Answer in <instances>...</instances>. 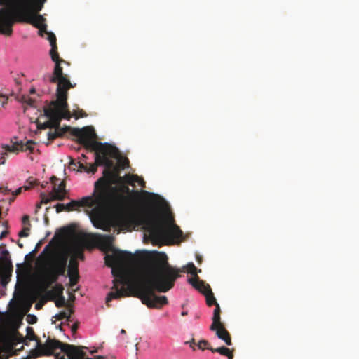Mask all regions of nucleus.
Here are the masks:
<instances>
[{"instance_id":"f257e3e1","label":"nucleus","mask_w":359,"mask_h":359,"mask_svg":"<svg viewBox=\"0 0 359 359\" xmlns=\"http://www.w3.org/2000/svg\"><path fill=\"white\" fill-rule=\"evenodd\" d=\"M184 271L172 267L165 253L156 252L140 264L135 271L131 280L121 267L113 268L114 285L107 298L106 304L112 299L133 295L141 299L149 308H161L168 303L165 296H157L155 291L166 292L173 287L175 282Z\"/></svg>"},{"instance_id":"f03ea898","label":"nucleus","mask_w":359,"mask_h":359,"mask_svg":"<svg viewBox=\"0 0 359 359\" xmlns=\"http://www.w3.org/2000/svg\"><path fill=\"white\" fill-rule=\"evenodd\" d=\"M110 198L109 204L104 208L96 205L92 210L90 220L95 227L105 231L116 228L117 234L121 231H130L132 225L141 226L148 233L154 243H168L180 238L183 232L175 223L172 215L159 216L152 210H147L140 214L128 215L119 209H114L106 216L103 212L111 207L116 188L109 184Z\"/></svg>"},{"instance_id":"7ed1b4c3","label":"nucleus","mask_w":359,"mask_h":359,"mask_svg":"<svg viewBox=\"0 0 359 359\" xmlns=\"http://www.w3.org/2000/svg\"><path fill=\"white\" fill-rule=\"evenodd\" d=\"M46 0H0V34L10 36L16 22L27 23L39 29V34L53 32L46 30L45 18L39 14Z\"/></svg>"},{"instance_id":"20e7f679","label":"nucleus","mask_w":359,"mask_h":359,"mask_svg":"<svg viewBox=\"0 0 359 359\" xmlns=\"http://www.w3.org/2000/svg\"><path fill=\"white\" fill-rule=\"evenodd\" d=\"M72 135L78 139L79 144L84 146L86 149L95 151V163L90 164L89 168L83 163H79V169L88 173L94 174L97 166L104 165L109 170L113 166V161L109 158H116L118 151L117 148L108 143L97 142L96 134L93 127L86 126L81 129L72 130Z\"/></svg>"},{"instance_id":"39448f33","label":"nucleus","mask_w":359,"mask_h":359,"mask_svg":"<svg viewBox=\"0 0 359 359\" xmlns=\"http://www.w3.org/2000/svg\"><path fill=\"white\" fill-rule=\"evenodd\" d=\"M67 93H60L57 94V100L51 101L48 106L43 108L44 116L48 118L43 123L38 122L39 128H54V130H50L48 133V140H53L57 137H62L68 130L74 128L65 127L62 128L60 123L62 119L69 120L72 117L71 113L68 109Z\"/></svg>"},{"instance_id":"423d86ee","label":"nucleus","mask_w":359,"mask_h":359,"mask_svg":"<svg viewBox=\"0 0 359 359\" xmlns=\"http://www.w3.org/2000/svg\"><path fill=\"white\" fill-rule=\"evenodd\" d=\"M39 258L41 260L43 278L41 284L42 291H46L56 283L60 276H65L68 261V255L64 251L50 248L47 245Z\"/></svg>"},{"instance_id":"0eeeda50","label":"nucleus","mask_w":359,"mask_h":359,"mask_svg":"<svg viewBox=\"0 0 359 359\" xmlns=\"http://www.w3.org/2000/svg\"><path fill=\"white\" fill-rule=\"evenodd\" d=\"M27 336L26 339L29 341H36V351L40 355H51L55 353L57 350H60V353H57L56 357L60 359H104V356H96L93 358H89L86 356V353L79 347L74 345L64 344L59 340L52 339L50 337L47 339L45 344H42L36 336L34 329L31 327H27L26 329Z\"/></svg>"},{"instance_id":"6e6552de","label":"nucleus","mask_w":359,"mask_h":359,"mask_svg":"<svg viewBox=\"0 0 359 359\" xmlns=\"http://www.w3.org/2000/svg\"><path fill=\"white\" fill-rule=\"evenodd\" d=\"M109 180L99 179L95 183V189L93 196L83 197L81 200H72L66 204V211L78 210L81 207H93L99 205L101 208L106 207L109 202L110 189Z\"/></svg>"},{"instance_id":"1a4fd4ad","label":"nucleus","mask_w":359,"mask_h":359,"mask_svg":"<svg viewBox=\"0 0 359 359\" xmlns=\"http://www.w3.org/2000/svg\"><path fill=\"white\" fill-rule=\"evenodd\" d=\"M48 41L51 46L50 55L55 65L53 75L50 76L49 81L52 83H57V93H68V90L73 88L67 75L63 74L62 67L60 66L62 62L68 64L64 60L60 58L57 52V39L54 34H49Z\"/></svg>"},{"instance_id":"9d476101","label":"nucleus","mask_w":359,"mask_h":359,"mask_svg":"<svg viewBox=\"0 0 359 359\" xmlns=\"http://www.w3.org/2000/svg\"><path fill=\"white\" fill-rule=\"evenodd\" d=\"M114 240L115 238L113 235H99L97 238V243L103 250L113 252L112 255H107L104 257L106 265L109 267L133 258L131 252L114 249L113 248Z\"/></svg>"},{"instance_id":"9b49d317","label":"nucleus","mask_w":359,"mask_h":359,"mask_svg":"<svg viewBox=\"0 0 359 359\" xmlns=\"http://www.w3.org/2000/svg\"><path fill=\"white\" fill-rule=\"evenodd\" d=\"M51 183L53 184L52 191L47 195L46 193H41V203L45 204L55 200L62 201L65 197L66 189L65 182L64 181L60 182L59 184V179L56 177L53 176L50 178Z\"/></svg>"},{"instance_id":"f8f14e48","label":"nucleus","mask_w":359,"mask_h":359,"mask_svg":"<svg viewBox=\"0 0 359 359\" xmlns=\"http://www.w3.org/2000/svg\"><path fill=\"white\" fill-rule=\"evenodd\" d=\"M8 255V251L5 250L2 251V257L0 258V284L2 286L8 283L13 271V265Z\"/></svg>"},{"instance_id":"ddd939ff","label":"nucleus","mask_w":359,"mask_h":359,"mask_svg":"<svg viewBox=\"0 0 359 359\" xmlns=\"http://www.w3.org/2000/svg\"><path fill=\"white\" fill-rule=\"evenodd\" d=\"M189 282L198 290H199L204 295L211 291L210 286L206 284L204 281L199 280L198 276L193 278H189Z\"/></svg>"},{"instance_id":"4468645a","label":"nucleus","mask_w":359,"mask_h":359,"mask_svg":"<svg viewBox=\"0 0 359 359\" xmlns=\"http://www.w3.org/2000/svg\"><path fill=\"white\" fill-rule=\"evenodd\" d=\"M214 331H216V334L218 338L223 340L226 345L231 346L232 344L230 334L224 327L223 324L217 325V328Z\"/></svg>"},{"instance_id":"2eb2a0df","label":"nucleus","mask_w":359,"mask_h":359,"mask_svg":"<svg viewBox=\"0 0 359 359\" xmlns=\"http://www.w3.org/2000/svg\"><path fill=\"white\" fill-rule=\"evenodd\" d=\"M220 313V306L219 304H217L213 311V316L212 318V323L210 327L211 330H215L217 328V325H220L221 324H222V323L221 322Z\"/></svg>"},{"instance_id":"dca6fc26","label":"nucleus","mask_w":359,"mask_h":359,"mask_svg":"<svg viewBox=\"0 0 359 359\" xmlns=\"http://www.w3.org/2000/svg\"><path fill=\"white\" fill-rule=\"evenodd\" d=\"M74 233V230L70 226H65L61 228L57 232H56L55 237L58 238L60 240H65Z\"/></svg>"},{"instance_id":"f3484780","label":"nucleus","mask_w":359,"mask_h":359,"mask_svg":"<svg viewBox=\"0 0 359 359\" xmlns=\"http://www.w3.org/2000/svg\"><path fill=\"white\" fill-rule=\"evenodd\" d=\"M64 287L61 284H56L52 290L47 291L50 300H53L59 296H62Z\"/></svg>"},{"instance_id":"a211bd4d","label":"nucleus","mask_w":359,"mask_h":359,"mask_svg":"<svg viewBox=\"0 0 359 359\" xmlns=\"http://www.w3.org/2000/svg\"><path fill=\"white\" fill-rule=\"evenodd\" d=\"M208 349L211 351L212 353L217 352L221 354L222 355H225L228 357V359H233V353L231 351H230L229 348L222 346L217 348H214L212 347H207Z\"/></svg>"},{"instance_id":"6ab92c4d","label":"nucleus","mask_w":359,"mask_h":359,"mask_svg":"<svg viewBox=\"0 0 359 359\" xmlns=\"http://www.w3.org/2000/svg\"><path fill=\"white\" fill-rule=\"evenodd\" d=\"M79 263L76 257H72L70 259L68 266V275H79Z\"/></svg>"},{"instance_id":"aec40b11","label":"nucleus","mask_w":359,"mask_h":359,"mask_svg":"<svg viewBox=\"0 0 359 359\" xmlns=\"http://www.w3.org/2000/svg\"><path fill=\"white\" fill-rule=\"evenodd\" d=\"M2 148L6 154L7 152H13L18 154L19 151H21V142H16L11 145H3Z\"/></svg>"},{"instance_id":"412c9836","label":"nucleus","mask_w":359,"mask_h":359,"mask_svg":"<svg viewBox=\"0 0 359 359\" xmlns=\"http://www.w3.org/2000/svg\"><path fill=\"white\" fill-rule=\"evenodd\" d=\"M3 342L0 339V359H7L11 355V348L5 347Z\"/></svg>"},{"instance_id":"4be33fe9","label":"nucleus","mask_w":359,"mask_h":359,"mask_svg":"<svg viewBox=\"0 0 359 359\" xmlns=\"http://www.w3.org/2000/svg\"><path fill=\"white\" fill-rule=\"evenodd\" d=\"M35 142L33 140H28L25 144L21 142V151H29L33 153L34 151Z\"/></svg>"},{"instance_id":"5701e85b","label":"nucleus","mask_w":359,"mask_h":359,"mask_svg":"<svg viewBox=\"0 0 359 359\" xmlns=\"http://www.w3.org/2000/svg\"><path fill=\"white\" fill-rule=\"evenodd\" d=\"M205 299H206V304L208 306H211L212 305L216 306L217 304H218L216 301V299H215L212 290L210 291L206 294H205Z\"/></svg>"},{"instance_id":"b1692460","label":"nucleus","mask_w":359,"mask_h":359,"mask_svg":"<svg viewBox=\"0 0 359 359\" xmlns=\"http://www.w3.org/2000/svg\"><path fill=\"white\" fill-rule=\"evenodd\" d=\"M134 182L139 183L142 187H144L145 184L144 181L137 175H133L130 177V180L128 181V183L133 184Z\"/></svg>"},{"instance_id":"393cba45","label":"nucleus","mask_w":359,"mask_h":359,"mask_svg":"<svg viewBox=\"0 0 359 359\" xmlns=\"http://www.w3.org/2000/svg\"><path fill=\"white\" fill-rule=\"evenodd\" d=\"M187 271L188 273H191V275H194L196 276H197V273L198 271V272H201V270H198L197 268L195 266V265L191 262V263H189L187 266Z\"/></svg>"},{"instance_id":"a878e982","label":"nucleus","mask_w":359,"mask_h":359,"mask_svg":"<svg viewBox=\"0 0 359 359\" xmlns=\"http://www.w3.org/2000/svg\"><path fill=\"white\" fill-rule=\"evenodd\" d=\"M57 320H60L66 318L67 321H72L70 319V314H68L67 311H62L55 316Z\"/></svg>"},{"instance_id":"bb28decb","label":"nucleus","mask_w":359,"mask_h":359,"mask_svg":"<svg viewBox=\"0 0 359 359\" xmlns=\"http://www.w3.org/2000/svg\"><path fill=\"white\" fill-rule=\"evenodd\" d=\"M69 278V285L71 287H74L75 285L77 284L79 280V275H68Z\"/></svg>"},{"instance_id":"cd10ccee","label":"nucleus","mask_w":359,"mask_h":359,"mask_svg":"<svg viewBox=\"0 0 359 359\" xmlns=\"http://www.w3.org/2000/svg\"><path fill=\"white\" fill-rule=\"evenodd\" d=\"M55 303L57 307L60 308L64 306L65 305L66 302L63 295L57 297V299L55 301Z\"/></svg>"},{"instance_id":"c85d7f7f","label":"nucleus","mask_w":359,"mask_h":359,"mask_svg":"<svg viewBox=\"0 0 359 359\" xmlns=\"http://www.w3.org/2000/svg\"><path fill=\"white\" fill-rule=\"evenodd\" d=\"M29 226H24L23 229L19 232L18 236L20 237H27L29 234Z\"/></svg>"},{"instance_id":"c756f323","label":"nucleus","mask_w":359,"mask_h":359,"mask_svg":"<svg viewBox=\"0 0 359 359\" xmlns=\"http://www.w3.org/2000/svg\"><path fill=\"white\" fill-rule=\"evenodd\" d=\"M8 100V97L6 95L0 93V107H4L7 104Z\"/></svg>"},{"instance_id":"7c9ffc66","label":"nucleus","mask_w":359,"mask_h":359,"mask_svg":"<svg viewBox=\"0 0 359 359\" xmlns=\"http://www.w3.org/2000/svg\"><path fill=\"white\" fill-rule=\"evenodd\" d=\"M13 341H18L19 343L20 342H25V339L20 335L18 332H15L13 336Z\"/></svg>"},{"instance_id":"2f4dec72","label":"nucleus","mask_w":359,"mask_h":359,"mask_svg":"<svg viewBox=\"0 0 359 359\" xmlns=\"http://www.w3.org/2000/svg\"><path fill=\"white\" fill-rule=\"evenodd\" d=\"M22 191V188H18L15 191H12L11 197L9 198L10 203L13 202L16 196L19 195Z\"/></svg>"},{"instance_id":"473e14b6","label":"nucleus","mask_w":359,"mask_h":359,"mask_svg":"<svg viewBox=\"0 0 359 359\" xmlns=\"http://www.w3.org/2000/svg\"><path fill=\"white\" fill-rule=\"evenodd\" d=\"M55 208H56V212L57 213L63 211V210H66V204H64V203H57L56 205H55Z\"/></svg>"},{"instance_id":"72a5a7b5","label":"nucleus","mask_w":359,"mask_h":359,"mask_svg":"<svg viewBox=\"0 0 359 359\" xmlns=\"http://www.w3.org/2000/svg\"><path fill=\"white\" fill-rule=\"evenodd\" d=\"M74 116L76 119H78L79 118H83L87 116V114L82 109H81L78 111V113L75 112Z\"/></svg>"},{"instance_id":"f704fd0d","label":"nucleus","mask_w":359,"mask_h":359,"mask_svg":"<svg viewBox=\"0 0 359 359\" xmlns=\"http://www.w3.org/2000/svg\"><path fill=\"white\" fill-rule=\"evenodd\" d=\"M208 344V342L206 340L203 339L198 343L197 346L199 349L204 350Z\"/></svg>"},{"instance_id":"c9c22d12","label":"nucleus","mask_w":359,"mask_h":359,"mask_svg":"<svg viewBox=\"0 0 359 359\" xmlns=\"http://www.w3.org/2000/svg\"><path fill=\"white\" fill-rule=\"evenodd\" d=\"M23 102L25 103H27L28 105L29 106H33L34 105V100L30 97H23Z\"/></svg>"},{"instance_id":"e433bc0d","label":"nucleus","mask_w":359,"mask_h":359,"mask_svg":"<svg viewBox=\"0 0 359 359\" xmlns=\"http://www.w3.org/2000/svg\"><path fill=\"white\" fill-rule=\"evenodd\" d=\"M22 222L24 225H28L30 227L31 224L29 222V217L28 215H24L22 219Z\"/></svg>"},{"instance_id":"4c0bfd02","label":"nucleus","mask_w":359,"mask_h":359,"mask_svg":"<svg viewBox=\"0 0 359 359\" xmlns=\"http://www.w3.org/2000/svg\"><path fill=\"white\" fill-rule=\"evenodd\" d=\"M6 155H7V154L4 151H2L1 152L0 165H4L5 163Z\"/></svg>"},{"instance_id":"58836bf2","label":"nucleus","mask_w":359,"mask_h":359,"mask_svg":"<svg viewBox=\"0 0 359 359\" xmlns=\"http://www.w3.org/2000/svg\"><path fill=\"white\" fill-rule=\"evenodd\" d=\"M80 162H74V161H71V163H70V167L73 169V170H76V168L78 169V170H80L79 169V163Z\"/></svg>"},{"instance_id":"ea45409f","label":"nucleus","mask_w":359,"mask_h":359,"mask_svg":"<svg viewBox=\"0 0 359 359\" xmlns=\"http://www.w3.org/2000/svg\"><path fill=\"white\" fill-rule=\"evenodd\" d=\"M79 328V323H75L71 327L72 332L73 333L76 332Z\"/></svg>"},{"instance_id":"a19ab883","label":"nucleus","mask_w":359,"mask_h":359,"mask_svg":"<svg viewBox=\"0 0 359 359\" xmlns=\"http://www.w3.org/2000/svg\"><path fill=\"white\" fill-rule=\"evenodd\" d=\"M0 191L4 194H8L11 190L8 189L7 187H0Z\"/></svg>"},{"instance_id":"79ce46f5","label":"nucleus","mask_w":359,"mask_h":359,"mask_svg":"<svg viewBox=\"0 0 359 359\" xmlns=\"http://www.w3.org/2000/svg\"><path fill=\"white\" fill-rule=\"evenodd\" d=\"M28 317H29V318H31V319H32L31 320H29V323L30 324H34V323H35L36 322V320H37V318H36L35 316H29Z\"/></svg>"},{"instance_id":"37998d69","label":"nucleus","mask_w":359,"mask_h":359,"mask_svg":"<svg viewBox=\"0 0 359 359\" xmlns=\"http://www.w3.org/2000/svg\"><path fill=\"white\" fill-rule=\"evenodd\" d=\"M8 233V232L7 231H2L0 233V240H1L3 238L6 237Z\"/></svg>"},{"instance_id":"c03bdc74","label":"nucleus","mask_w":359,"mask_h":359,"mask_svg":"<svg viewBox=\"0 0 359 359\" xmlns=\"http://www.w3.org/2000/svg\"><path fill=\"white\" fill-rule=\"evenodd\" d=\"M78 257L81 260H83L84 259V255H83V253L82 252V251L78 252Z\"/></svg>"},{"instance_id":"a18cd8bd","label":"nucleus","mask_w":359,"mask_h":359,"mask_svg":"<svg viewBox=\"0 0 359 359\" xmlns=\"http://www.w3.org/2000/svg\"><path fill=\"white\" fill-rule=\"evenodd\" d=\"M128 163H129L128 160V159H126V160L123 162V168H124L126 165H128Z\"/></svg>"},{"instance_id":"49530a36","label":"nucleus","mask_w":359,"mask_h":359,"mask_svg":"<svg viewBox=\"0 0 359 359\" xmlns=\"http://www.w3.org/2000/svg\"><path fill=\"white\" fill-rule=\"evenodd\" d=\"M145 194H149L151 197H157L158 196L153 194V193H149L147 191H144Z\"/></svg>"},{"instance_id":"de8ad7c7","label":"nucleus","mask_w":359,"mask_h":359,"mask_svg":"<svg viewBox=\"0 0 359 359\" xmlns=\"http://www.w3.org/2000/svg\"><path fill=\"white\" fill-rule=\"evenodd\" d=\"M67 311L68 314H70V315L74 313L73 309H71V308L69 309L68 311Z\"/></svg>"},{"instance_id":"09e8293b","label":"nucleus","mask_w":359,"mask_h":359,"mask_svg":"<svg viewBox=\"0 0 359 359\" xmlns=\"http://www.w3.org/2000/svg\"><path fill=\"white\" fill-rule=\"evenodd\" d=\"M187 314H188L187 311H182V312L181 313V315H182V316H187Z\"/></svg>"},{"instance_id":"8fccbe9b","label":"nucleus","mask_w":359,"mask_h":359,"mask_svg":"<svg viewBox=\"0 0 359 359\" xmlns=\"http://www.w3.org/2000/svg\"><path fill=\"white\" fill-rule=\"evenodd\" d=\"M18 246L20 248H23V244L22 243H20L19 241L18 243Z\"/></svg>"},{"instance_id":"3c124183","label":"nucleus","mask_w":359,"mask_h":359,"mask_svg":"<svg viewBox=\"0 0 359 359\" xmlns=\"http://www.w3.org/2000/svg\"><path fill=\"white\" fill-rule=\"evenodd\" d=\"M42 203H41V202L40 203L37 204V205H36V208H41V204H42Z\"/></svg>"},{"instance_id":"603ef678","label":"nucleus","mask_w":359,"mask_h":359,"mask_svg":"<svg viewBox=\"0 0 359 359\" xmlns=\"http://www.w3.org/2000/svg\"><path fill=\"white\" fill-rule=\"evenodd\" d=\"M36 308L37 309H40V308H41V306L39 305V304H36Z\"/></svg>"},{"instance_id":"864d4df0","label":"nucleus","mask_w":359,"mask_h":359,"mask_svg":"<svg viewBox=\"0 0 359 359\" xmlns=\"http://www.w3.org/2000/svg\"><path fill=\"white\" fill-rule=\"evenodd\" d=\"M121 334H126V330H123V329H122V330H121Z\"/></svg>"},{"instance_id":"5fc2aeb1","label":"nucleus","mask_w":359,"mask_h":359,"mask_svg":"<svg viewBox=\"0 0 359 359\" xmlns=\"http://www.w3.org/2000/svg\"><path fill=\"white\" fill-rule=\"evenodd\" d=\"M197 261H198V262H201V257H197Z\"/></svg>"},{"instance_id":"6e6d98bb","label":"nucleus","mask_w":359,"mask_h":359,"mask_svg":"<svg viewBox=\"0 0 359 359\" xmlns=\"http://www.w3.org/2000/svg\"><path fill=\"white\" fill-rule=\"evenodd\" d=\"M35 92V90L34 88H32L31 90H30V93H34Z\"/></svg>"},{"instance_id":"4d7b16f0","label":"nucleus","mask_w":359,"mask_h":359,"mask_svg":"<svg viewBox=\"0 0 359 359\" xmlns=\"http://www.w3.org/2000/svg\"><path fill=\"white\" fill-rule=\"evenodd\" d=\"M191 344H194V339L191 340V341L190 342V346H191Z\"/></svg>"},{"instance_id":"13d9d810","label":"nucleus","mask_w":359,"mask_h":359,"mask_svg":"<svg viewBox=\"0 0 359 359\" xmlns=\"http://www.w3.org/2000/svg\"><path fill=\"white\" fill-rule=\"evenodd\" d=\"M95 352H97V350L92 351L90 353L93 354V353H94Z\"/></svg>"},{"instance_id":"bf43d9fd","label":"nucleus","mask_w":359,"mask_h":359,"mask_svg":"<svg viewBox=\"0 0 359 359\" xmlns=\"http://www.w3.org/2000/svg\"><path fill=\"white\" fill-rule=\"evenodd\" d=\"M39 245H40V243H39V244L36 245V250L37 249V248H38V247H39Z\"/></svg>"}]
</instances>
